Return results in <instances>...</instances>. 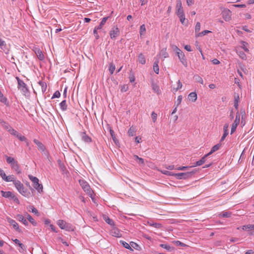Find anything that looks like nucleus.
I'll use <instances>...</instances> for the list:
<instances>
[{
  "label": "nucleus",
  "mask_w": 254,
  "mask_h": 254,
  "mask_svg": "<svg viewBox=\"0 0 254 254\" xmlns=\"http://www.w3.org/2000/svg\"><path fill=\"white\" fill-rule=\"evenodd\" d=\"M195 173V171H192L186 173H179L174 174V176L177 179H187L191 178L192 176Z\"/></svg>",
  "instance_id": "4"
},
{
  "label": "nucleus",
  "mask_w": 254,
  "mask_h": 254,
  "mask_svg": "<svg viewBox=\"0 0 254 254\" xmlns=\"http://www.w3.org/2000/svg\"><path fill=\"white\" fill-rule=\"evenodd\" d=\"M0 176L3 180L5 179V178L6 176L3 170H2L1 168H0Z\"/></svg>",
  "instance_id": "58"
},
{
  "label": "nucleus",
  "mask_w": 254,
  "mask_h": 254,
  "mask_svg": "<svg viewBox=\"0 0 254 254\" xmlns=\"http://www.w3.org/2000/svg\"><path fill=\"white\" fill-rule=\"evenodd\" d=\"M231 215V212H223V213H222L221 214V216L223 217H225V218L230 217Z\"/></svg>",
  "instance_id": "53"
},
{
  "label": "nucleus",
  "mask_w": 254,
  "mask_h": 254,
  "mask_svg": "<svg viewBox=\"0 0 254 254\" xmlns=\"http://www.w3.org/2000/svg\"><path fill=\"white\" fill-rule=\"evenodd\" d=\"M237 53L239 55L240 58H241L242 60H247V56L245 54L244 52L241 51H237Z\"/></svg>",
  "instance_id": "33"
},
{
  "label": "nucleus",
  "mask_w": 254,
  "mask_h": 254,
  "mask_svg": "<svg viewBox=\"0 0 254 254\" xmlns=\"http://www.w3.org/2000/svg\"><path fill=\"white\" fill-rule=\"evenodd\" d=\"M25 216L27 218V219L29 220V221L32 223L33 225L36 226L37 224L36 222L34 220V219L27 212L25 214Z\"/></svg>",
  "instance_id": "24"
},
{
  "label": "nucleus",
  "mask_w": 254,
  "mask_h": 254,
  "mask_svg": "<svg viewBox=\"0 0 254 254\" xmlns=\"http://www.w3.org/2000/svg\"><path fill=\"white\" fill-rule=\"evenodd\" d=\"M0 123L4 128L6 129L8 131L12 128L8 123L2 120H0Z\"/></svg>",
  "instance_id": "19"
},
{
  "label": "nucleus",
  "mask_w": 254,
  "mask_h": 254,
  "mask_svg": "<svg viewBox=\"0 0 254 254\" xmlns=\"http://www.w3.org/2000/svg\"><path fill=\"white\" fill-rule=\"evenodd\" d=\"M57 224L62 229H64L68 231L73 230L69 224L67 223L63 220H58Z\"/></svg>",
  "instance_id": "5"
},
{
  "label": "nucleus",
  "mask_w": 254,
  "mask_h": 254,
  "mask_svg": "<svg viewBox=\"0 0 254 254\" xmlns=\"http://www.w3.org/2000/svg\"><path fill=\"white\" fill-rule=\"evenodd\" d=\"M223 19L226 21H229L231 19V11L227 8H224L221 13Z\"/></svg>",
  "instance_id": "7"
},
{
  "label": "nucleus",
  "mask_w": 254,
  "mask_h": 254,
  "mask_svg": "<svg viewBox=\"0 0 254 254\" xmlns=\"http://www.w3.org/2000/svg\"><path fill=\"white\" fill-rule=\"evenodd\" d=\"M209 156L207 155V154H205L203 157L201 158L199 160L196 161L195 163V165L193 166H199L204 164L206 161V158Z\"/></svg>",
  "instance_id": "13"
},
{
  "label": "nucleus",
  "mask_w": 254,
  "mask_h": 254,
  "mask_svg": "<svg viewBox=\"0 0 254 254\" xmlns=\"http://www.w3.org/2000/svg\"><path fill=\"white\" fill-rule=\"evenodd\" d=\"M5 157L7 162L8 164H10V165H11L12 164L14 163V162L16 161L14 158L8 157L7 156H6Z\"/></svg>",
  "instance_id": "41"
},
{
  "label": "nucleus",
  "mask_w": 254,
  "mask_h": 254,
  "mask_svg": "<svg viewBox=\"0 0 254 254\" xmlns=\"http://www.w3.org/2000/svg\"><path fill=\"white\" fill-rule=\"evenodd\" d=\"M210 31H208V30H204L203 31L200 32V33H199L197 35L198 36H204L207 33H210Z\"/></svg>",
  "instance_id": "61"
},
{
  "label": "nucleus",
  "mask_w": 254,
  "mask_h": 254,
  "mask_svg": "<svg viewBox=\"0 0 254 254\" xmlns=\"http://www.w3.org/2000/svg\"><path fill=\"white\" fill-rule=\"evenodd\" d=\"M250 226H251V224H248V225H244V226H243L242 227V229L243 230H249L250 231H251V227Z\"/></svg>",
  "instance_id": "54"
},
{
  "label": "nucleus",
  "mask_w": 254,
  "mask_h": 254,
  "mask_svg": "<svg viewBox=\"0 0 254 254\" xmlns=\"http://www.w3.org/2000/svg\"><path fill=\"white\" fill-rule=\"evenodd\" d=\"M104 220L105 222L109 224L111 226H114V222L113 220L110 218H109L108 216H105L104 217Z\"/></svg>",
  "instance_id": "38"
},
{
  "label": "nucleus",
  "mask_w": 254,
  "mask_h": 254,
  "mask_svg": "<svg viewBox=\"0 0 254 254\" xmlns=\"http://www.w3.org/2000/svg\"><path fill=\"white\" fill-rule=\"evenodd\" d=\"M157 114H156L154 112H153L151 114V118L153 122H155L157 119Z\"/></svg>",
  "instance_id": "62"
},
{
  "label": "nucleus",
  "mask_w": 254,
  "mask_h": 254,
  "mask_svg": "<svg viewBox=\"0 0 254 254\" xmlns=\"http://www.w3.org/2000/svg\"><path fill=\"white\" fill-rule=\"evenodd\" d=\"M0 101L1 102L6 104L7 103V99L3 96V94L0 91Z\"/></svg>",
  "instance_id": "43"
},
{
  "label": "nucleus",
  "mask_w": 254,
  "mask_h": 254,
  "mask_svg": "<svg viewBox=\"0 0 254 254\" xmlns=\"http://www.w3.org/2000/svg\"><path fill=\"white\" fill-rule=\"evenodd\" d=\"M152 88L154 92L158 94L160 93V90L159 86H158L154 82H152L151 84Z\"/></svg>",
  "instance_id": "25"
},
{
  "label": "nucleus",
  "mask_w": 254,
  "mask_h": 254,
  "mask_svg": "<svg viewBox=\"0 0 254 254\" xmlns=\"http://www.w3.org/2000/svg\"><path fill=\"white\" fill-rule=\"evenodd\" d=\"M172 48L173 51L176 52V54L179 53V52H180L182 51L179 48H178L177 46H176L175 45H172Z\"/></svg>",
  "instance_id": "51"
},
{
  "label": "nucleus",
  "mask_w": 254,
  "mask_h": 254,
  "mask_svg": "<svg viewBox=\"0 0 254 254\" xmlns=\"http://www.w3.org/2000/svg\"><path fill=\"white\" fill-rule=\"evenodd\" d=\"M200 29V23L199 22H197L196 24L195 27V33L198 32Z\"/></svg>",
  "instance_id": "52"
},
{
  "label": "nucleus",
  "mask_w": 254,
  "mask_h": 254,
  "mask_svg": "<svg viewBox=\"0 0 254 254\" xmlns=\"http://www.w3.org/2000/svg\"><path fill=\"white\" fill-rule=\"evenodd\" d=\"M183 14H185L184 12L183 8H177V15L178 16H180Z\"/></svg>",
  "instance_id": "49"
},
{
  "label": "nucleus",
  "mask_w": 254,
  "mask_h": 254,
  "mask_svg": "<svg viewBox=\"0 0 254 254\" xmlns=\"http://www.w3.org/2000/svg\"><path fill=\"white\" fill-rule=\"evenodd\" d=\"M28 210L30 212H32V213H34V214H36L37 215H39V213L37 209H36L33 206L30 205L28 207Z\"/></svg>",
  "instance_id": "31"
},
{
  "label": "nucleus",
  "mask_w": 254,
  "mask_h": 254,
  "mask_svg": "<svg viewBox=\"0 0 254 254\" xmlns=\"http://www.w3.org/2000/svg\"><path fill=\"white\" fill-rule=\"evenodd\" d=\"M241 43L242 45L241 46V48L244 49V50L246 52H249V50L247 48V45H248V43L244 41H242Z\"/></svg>",
  "instance_id": "42"
},
{
  "label": "nucleus",
  "mask_w": 254,
  "mask_h": 254,
  "mask_svg": "<svg viewBox=\"0 0 254 254\" xmlns=\"http://www.w3.org/2000/svg\"><path fill=\"white\" fill-rule=\"evenodd\" d=\"M136 132L135 127L133 126L131 127L128 130V134L129 136H133L135 135Z\"/></svg>",
  "instance_id": "29"
},
{
  "label": "nucleus",
  "mask_w": 254,
  "mask_h": 254,
  "mask_svg": "<svg viewBox=\"0 0 254 254\" xmlns=\"http://www.w3.org/2000/svg\"><path fill=\"white\" fill-rule=\"evenodd\" d=\"M160 55L162 56L164 58H166L169 57V55L167 52L166 48L162 49L160 52Z\"/></svg>",
  "instance_id": "32"
},
{
  "label": "nucleus",
  "mask_w": 254,
  "mask_h": 254,
  "mask_svg": "<svg viewBox=\"0 0 254 254\" xmlns=\"http://www.w3.org/2000/svg\"><path fill=\"white\" fill-rule=\"evenodd\" d=\"M120 243H121L124 247L125 248L130 250L131 251H133L132 249L131 248L130 245L128 244L127 243L124 241H120Z\"/></svg>",
  "instance_id": "35"
},
{
  "label": "nucleus",
  "mask_w": 254,
  "mask_h": 254,
  "mask_svg": "<svg viewBox=\"0 0 254 254\" xmlns=\"http://www.w3.org/2000/svg\"><path fill=\"white\" fill-rule=\"evenodd\" d=\"M11 134L15 136L16 137V136H18V132L14 130L13 128H11L10 130H9L8 131Z\"/></svg>",
  "instance_id": "45"
},
{
  "label": "nucleus",
  "mask_w": 254,
  "mask_h": 254,
  "mask_svg": "<svg viewBox=\"0 0 254 254\" xmlns=\"http://www.w3.org/2000/svg\"><path fill=\"white\" fill-rule=\"evenodd\" d=\"M1 194L3 197L5 198H11L13 195V193L11 191H4L3 190H1Z\"/></svg>",
  "instance_id": "18"
},
{
  "label": "nucleus",
  "mask_w": 254,
  "mask_h": 254,
  "mask_svg": "<svg viewBox=\"0 0 254 254\" xmlns=\"http://www.w3.org/2000/svg\"><path fill=\"white\" fill-rule=\"evenodd\" d=\"M193 78L196 82L200 83L201 84H203V81L202 78L198 75H194L193 76Z\"/></svg>",
  "instance_id": "37"
},
{
  "label": "nucleus",
  "mask_w": 254,
  "mask_h": 254,
  "mask_svg": "<svg viewBox=\"0 0 254 254\" xmlns=\"http://www.w3.org/2000/svg\"><path fill=\"white\" fill-rule=\"evenodd\" d=\"M16 137H17L19 139V140L20 141H26V139L25 137L19 133H18V136H16Z\"/></svg>",
  "instance_id": "48"
},
{
  "label": "nucleus",
  "mask_w": 254,
  "mask_h": 254,
  "mask_svg": "<svg viewBox=\"0 0 254 254\" xmlns=\"http://www.w3.org/2000/svg\"><path fill=\"white\" fill-rule=\"evenodd\" d=\"M38 145V149L41 151L44 155L47 157L49 155L48 151L46 150V148L44 144H37Z\"/></svg>",
  "instance_id": "14"
},
{
  "label": "nucleus",
  "mask_w": 254,
  "mask_h": 254,
  "mask_svg": "<svg viewBox=\"0 0 254 254\" xmlns=\"http://www.w3.org/2000/svg\"><path fill=\"white\" fill-rule=\"evenodd\" d=\"M180 18V21L181 22L182 24H185V14L181 15L180 16H178Z\"/></svg>",
  "instance_id": "59"
},
{
  "label": "nucleus",
  "mask_w": 254,
  "mask_h": 254,
  "mask_svg": "<svg viewBox=\"0 0 254 254\" xmlns=\"http://www.w3.org/2000/svg\"><path fill=\"white\" fill-rule=\"evenodd\" d=\"M11 134L15 136L16 137V136H18V132L14 130L13 128H11L10 130H9L8 131Z\"/></svg>",
  "instance_id": "46"
},
{
  "label": "nucleus",
  "mask_w": 254,
  "mask_h": 254,
  "mask_svg": "<svg viewBox=\"0 0 254 254\" xmlns=\"http://www.w3.org/2000/svg\"><path fill=\"white\" fill-rule=\"evenodd\" d=\"M29 179L33 182L34 188L39 192L43 191V186L42 184H39V179L32 175H29Z\"/></svg>",
  "instance_id": "3"
},
{
  "label": "nucleus",
  "mask_w": 254,
  "mask_h": 254,
  "mask_svg": "<svg viewBox=\"0 0 254 254\" xmlns=\"http://www.w3.org/2000/svg\"><path fill=\"white\" fill-rule=\"evenodd\" d=\"M150 226H152L157 228H160L161 227V224L157 223H151Z\"/></svg>",
  "instance_id": "63"
},
{
  "label": "nucleus",
  "mask_w": 254,
  "mask_h": 254,
  "mask_svg": "<svg viewBox=\"0 0 254 254\" xmlns=\"http://www.w3.org/2000/svg\"><path fill=\"white\" fill-rule=\"evenodd\" d=\"M108 18V17H104L101 22H100L99 25H98V26L96 27V29H102L103 26L105 24V23L106 22L107 19Z\"/></svg>",
  "instance_id": "30"
},
{
  "label": "nucleus",
  "mask_w": 254,
  "mask_h": 254,
  "mask_svg": "<svg viewBox=\"0 0 254 254\" xmlns=\"http://www.w3.org/2000/svg\"><path fill=\"white\" fill-rule=\"evenodd\" d=\"M189 99L192 102H195L197 99V94L195 92H191L189 95Z\"/></svg>",
  "instance_id": "22"
},
{
  "label": "nucleus",
  "mask_w": 254,
  "mask_h": 254,
  "mask_svg": "<svg viewBox=\"0 0 254 254\" xmlns=\"http://www.w3.org/2000/svg\"><path fill=\"white\" fill-rule=\"evenodd\" d=\"M60 108L63 111H65L67 109V105L66 100H63L60 104Z\"/></svg>",
  "instance_id": "36"
},
{
  "label": "nucleus",
  "mask_w": 254,
  "mask_h": 254,
  "mask_svg": "<svg viewBox=\"0 0 254 254\" xmlns=\"http://www.w3.org/2000/svg\"><path fill=\"white\" fill-rule=\"evenodd\" d=\"M111 233L113 236L118 238L121 237L122 236L119 230L117 229H113L111 231Z\"/></svg>",
  "instance_id": "28"
},
{
  "label": "nucleus",
  "mask_w": 254,
  "mask_h": 254,
  "mask_svg": "<svg viewBox=\"0 0 254 254\" xmlns=\"http://www.w3.org/2000/svg\"><path fill=\"white\" fill-rule=\"evenodd\" d=\"M158 64H159V61L158 59H156L153 64V70H154V71L156 74H158L159 71Z\"/></svg>",
  "instance_id": "20"
},
{
  "label": "nucleus",
  "mask_w": 254,
  "mask_h": 254,
  "mask_svg": "<svg viewBox=\"0 0 254 254\" xmlns=\"http://www.w3.org/2000/svg\"><path fill=\"white\" fill-rule=\"evenodd\" d=\"M138 61L139 62V63L142 64H145L146 60L145 57L142 53L139 54L138 56Z\"/></svg>",
  "instance_id": "27"
},
{
  "label": "nucleus",
  "mask_w": 254,
  "mask_h": 254,
  "mask_svg": "<svg viewBox=\"0 0 254 254\" xmlns=\"http://www.w3.org/2000/svg\"><path fill=\"white\" fill-rule=\"evenodd\" d=\"M12 241L15 243V244L18 245L19 247H20L22 250L25 249L24 245L20 243V241L17 239H12Z\"/></svg>",
  "instance_id": "40"
},
{
  "label": "nucleus",
  "mask_w": 254,
  "mask_h": 254,
  "mask_svg": "<svg viewBox=\"0 0 254 254\" xmlns=\"http://www.w3.org/2000/svg\"><path fill=\"white\" fill-rule=\"evenodd\" d=\"M177 55L180 62L182 63V64L185 67H187L188 63H187V60L185 58L184 53L182 51H181L180 52H179V53L177 54Z\"/></svg>",
  "instance_id": "9"
},
{
  "label": "nucleus",
  "mask_w": 254,
  "mask_h": 254,
  "mask_svg": "<svg viewBox=\"0 0 254 254\" xmlns=\"http://www.w3.org/2000/svg\"><path fill=\"white\" fill-rule=\"evenodd\" d=\"M14 185L19 192L22 195L27 198L31 196V193L24 188L23 185L19 181H14Z\"/></svg>",
  "instance_id": "1"
},
{
  "label": "nucleus",
  "mask_w": 254,
  "mask_h": 254,
  "mask_svg": "<svg viewBox=\"0 0 254 254\" xmlns=\"http://www.w3.org/2000/svg\"><path fill=\"white\" fill-rule=\"evenodd\" d=\"M160 247L162 248L165 249L168 252H172L175 249L174 247H171L169 245H167L166 244H160Z\"/></svg>",
  "instance_id": "26"
},
{
  "label": "nucleus",
  "mask_w": 254,
  "mask_h": 254,
  "mask_svg": "<svg viewBox=\"0 0 254 254\" xmlns=\"http://www.w3.org/2000/svg\"><path fill=\"white\" fill-rule=\"evenodd\" d=\"M146 31V28L144 24H143L140 26V29H139V33L140 35H142L143 33H144Z\"/></svg>",
  "instance_id": "47"
},
{
  "label": "nucleus",
  "mask_w": 254,
  "mask_h": 254,
  "mask_svg": "<svg viewBox=\"0 0 254 254\" xmlns=\"http://www.w3.org/2000/svg\"><path fill=\"white\" fill-rule=\"evenodd\" d=\"M79 183L84 191L93 200L94 192L88 183L83 180H79Z\"/></svg>",
  "instance_id": "2"
},
{
  "label": "nucleus",
  "mask_w": 254,
  "mask_h": 254,
  "mask_svg": "<svg viewBox=\"0 0 254 254\" xmlns=\"http://www.w3.org/2000/svg\"><path fill=\"white\" fill-rule=\"evenodd\" d=\"M228 131H223V134L222 136L221 137V138L220 139V142L224 141V139L228 135Z\"/></svg>",
  "instance_id": "56"
},
{
  "label": "nucleus",
  "mask_w": 254,
  "mask_h": 254,
  "mask_svg": "<svg viewBox=\"0 0 254 254\" xmlns=\"http://www.w3.org/2000/svg\"><path fill=\"white\" fill-rule=\"evenodd\" d=\"M17 219L21 222L24 225L27 226L28 223L24 217L21 214H17L16 216Z\"/></svg>",
  "instance_id": "16"
},
{
  "label": "nucleus",
  "mask_w": 254,
  "mask_h": 254,
  "mask_svg": "<svg viewBox=\"0 0 254 254\" xmlns=\"http://www.w3.org/2000/svg\"><path fill=\"white\" fill-rule=\"evenodd\" d=\"M61 96V93L59 91H56L53 94L52 98H59Z\"/></svg>",
  "instance_id": "55"
},
{
  "label": "nucleus",
  "mask_w": 254,
  "mask_h": 254,
  "mask_svg": "<svg viewBox=\"0 0 254 254\" xmlns=\"http://www.w3.org/2000/svg\"><path fill=\"white\" fill-rule=\"evenodd\" d=\"M11 168H12V169H13L14 171H15L17 174L21 173V170L19 168V166L18 164L17 161H16L15 162H14V163L12 164L11 165Z\"/></svg>",
  "instance_id": "17"
},
{
  "label": "nucleus",
  "mask_w": 254,
  "mask_h": 254,
  "mask_svg": "<svg viewBox=\"0 0 254 254\" xmlns=\"http://www.w3.org/2000/svg\"><path fill=\"white\" fill-rule=\"evenodd\" d=\"M35 53L37 55V58L41 61L43 60L44 59V55L39 48H36L35 50Z\"/></svg>",
  "instance_id": "15"
},
{
  "label": "nucleus",
  "mask_w": 254,
  "mask_h": 254,
  "mask_svg": "<svg viewBox=\"0 0 254 254\" xmlns=\"http://www.w3.org/2000/svg\"><path fill=\"white\" fill-rule=\"evenodd\" d=\"M80 136L82 140L85 142H90L92 141L91 138L85 132H80Z\"/></svg>",
  "instance_id": "12"
},
{
  "label": "nucleus",
  "mask_w": 254,
  "mask_h": 254,
  "mask_svg": "<svg viewBox=\"0 0 254 254\" xmlns=\"http://www.w3.org/2000/svg\"><path fill=\"white\" fill-rule=\"evenodd\" d=\"M133 157L136 160L138 161V163L139 164H141V165L144 164V160L143 158H140L137 155H134L133 156Z\"/></svg>",
  "instance_id": "39"
},
{
  "label": "nucleus",
  "mask_w": 254,
  "mask_h": 254,
  "mask_svg": "<svg viewBox=\"0 0 254 254\" xmlns=\"http://www.w3.org/2000/svg\"><path fill=\"white\" fill-rule=\"evenodd\" d=\"M18 88L24 92H26L28 91L26 84L22 80H20V81H19L18 83Z\"/></svg>",
  "instance_id": "11"
},
{
  "label": "nucleus",
  "mask_w": 254,
  "mask_h": 254,
  "mask_svg": "<svg viewBox=\"0 0 254 254\" xmlns=\"http://www.w3.org/2000/svg\"><path fill=\"white\" fill-rule=\"evenodd\" d=\"M240 120V115L239 114V112L238 111L237 113L236 117L234 123L232 125L231 129V134H233L237 128L238 125L239 124Z\"/></svg>",
  "instance_id": "6"
},
{
  "label": "nucleus",
  "mask_w": 254,
  "mask_h": 254,
  "mask_svg": "<svg viewBox=\"0 0 254 254\" xmlns=\"http://www.w3.org/2000/svg\"><path fill=\"white\" fill-rule=\"evenodd\" d=\"M38 84L41 86V91H42V93H44L46 91V89H47L46 83L44 81H40L38 82Z\"/></svg>",
  "instance_id": "23"
},
{
  "label": "nucleus",
  "mask_w": 254,
  "mask_h": 254,
  "mask_svg": "<svg viewBox=\"0 0 254 254\" xmlns=\"http://www.w3.org/2000/svg\"><path fill=\"white\" fill-rule=\"evenodd\" d=\"M110 36L111 39H115L120 35V30L117 27H113L110 31Z\"/></svg>",
  "instance_id": "8"
},
{
  "label": "nucleus",
  "mask_w": 254,
  "mask_h": 254,
  "mask_svg": "<svg viewBox=\"0 0 254 254\" xmlns=\"http://www.w3.org/2000/svg\"><path fill=\"white\" fill-rule=\"evenodd\" d=\"M6 182H13V183L14 184V181H16L17 180H15V178L13 175H9V176H6L5 179L4 180Z\"/></svg>",
  "instance_id": "34"
},
{
  "label": "nucleus",
  "mask_w": 254,
  "mask_h": 254,
  "mask_svg": "<svg viewBox=\"0 0 254 254\" xmlns=\"http://www.w3.org/2000/svg\"><path fill=\"white\" fill-rule=\"evenodd\" d=\"M99 30V29H96V27H95L94 29V30H93V33H94V35L95 36V37H96V39H98L99 38V36L97 33V30Z\"/></svg>",
  "instance_id": "57"
},
{
  "label": "nucleus",
  "mask_w": 254,
  "mask_h": 254,
  "mask_svg": "<svg viewBox=\"0 0 254 254\" xmlns=\"http://www.w3.org/2000/svg\"><path fill=\"white\" fill-rule=\"evenodd\" d=\"M239 95L238 93H234V102H239Z\"/></svg>",
  "instance_id": "60"
},
{
  "label": "nucleus",
  "mask_w": 254,
  "mask_h": 254,
  "mask_svg": "<svg viewBox=\"0 0 254 254\" xmlns=\"http://www.w3.org/2000/svg\"><path fill=\"white\" fill-rule=\"evenodd\" d=\"M221 144H216L215 145H214L211 149L210 151L207 153V155L210 156L211 154H212L213 152H215L216 151L218 150Z\"/></svg>",
  "instance_id": "21"
},
{
  "label": "nucleus",
  "mask_w": 254,
  "mask_h": 254,
  "mask_svg": "<svg viewBox=\"0 0 254 254\" xmlns=\"http://www.w3.org/2000/svg\"><path fill=\"white\" fill-rule=\"evenodd\" d=\"M109 71L111 74H112L115 70V65L111 63L109 67Z\"/></svg>",
  "instance_id": "44"
},
{
  "label": "nucleus",
  "mask_w": 254,
  "mask_h": 254,
  "mask_svg": "<svg viewBox=\"0 0 254 254\" xmlns=\"http://www.w3.org/2000/svg\"><path fill=\"white\" fill-rule=\"evenodd\" d=\"M8 222L10 224L13 228L17 231L20 232L21 230L19 229L18 224L16 222V221L10 218H7Z\"/></svg>",
  "instance_id": "10"
},
{
  "label": "nucleus",
  "mask_w": 254,
  "mask_h": 254,
  "mask_svg": "<svg viewBox=\"0 0 254 254\" xmlns=\"http://www.w3.org/2000/svg\"><path fill=\"white\" fill-rule=\"evenodd\" d=\"M176 8H183L181 0H177Z\"/></svg>",
  "instance_id": "64"
},
{
  "label": "nucleus",
  "mask_w": 254,
  "mask_h": 254,
  "mask_svg": "<svg viewBox=\"0 0 254 254\" xmlns=\"http://www.w3.org/2000/svg\"><path fill=\"white\" fill-rule=\"evenodd\" d=\"M173 243L176 244V245L177 246H181V247H186L187 246V245L184 244V243H182L181 242L179 241H175L173 242Z\"/></svg>",
  "instance_id": "50"
}]
</instances>
